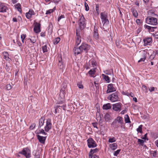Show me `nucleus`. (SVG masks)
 <instances>
[{"label": "nucleus", "instance_id": "6e6552de", "mask_svg": "<svg viewBox=\"0 0 158 158\" xmlns=\"http://www.w3.org/2000/svg\"><path fill=\"white\" fill-rule=\"evenodd\" d=\"M112 106L113 109L114 111L120 112L121 110L122 105L120 102L113 104Z\"/></svg>", "mask_w": 158, "mask_h": 158}, {"label": "nucleus", "instance_id": "f704fd0d", "mask_svg": "<svg viewBox=\"0 0 158 158\" xmlns=\"http://www.w3.org/2000/svg\"><path fill=\"white\" fill-rule=\"evenodd\" d=\"M42 49L43 51V52L44 53L46 52H47L48 51V50L47 48V46L46 45L43 46L42 47Z\"/></svg>", "mask_w": 158, "mask_h": 158}, {"label": "nucleus", "instance_id": "4c0bfd02", "mask_svg": "<svg viewBox=\"0 0 158 158\" xmlns=\"http://www.w3.org/2000/svg\"><path fill=\"white\" fill-rule=\"evenodd\" d=\"M55 8V7H54V9H50L48 10H47L46 13V14L48 15V14H51V13L53 12L54 11V9Z\"/></svg>", "mask_w": 158, "mask_h": 158}, {"label": "nucleus", "instance_id": "6e6d98bb", "mask_svg": "<svg viewBox=\"0 0 158 158\" xmlns=\"http://www.w3.org/2000/svg\"><path fill=\"white\" fill-rule=\"evenodd\" d=\"M146 57L145 56L144 57L141 58L140 60H139L138 61V62H140L141 61H144V60H145Z\"/></svg>", "mask_w": 158, "mask_h": 158}, {"label": "nucleus", "instance_id": "bf43d9fd", "mask_svg": "<svg viewBox=\"0 0 158 158\" xmlns=\"http://www.w3.org/2000/svg\"><path fill=\"white\" fill-rule=\"evenodd\" d=\"M92 124L94 127L96 128H98L97 126V123H92Z\"/></svg>", "mask_w": 158, "mask_h": 158}, {"label": "nucleus", "instance_id": "8fccbe9b", "mask_svg": "<svg viewBox=\"0 0 158 158\" xmlns=\"http://www.w3.org/2000/svg\"><path fill=\"white\" fill-rule=\"evenodd\" d=\"M36 126V124L35 123H33L30 126V128L31 129H33Z\"/></svg>", "mask_w": 158, "mask_h": 158}, {"label": "nucleus", "instance_id": "cd10ccee", "mask_svg": "<svg viewBox=\"0 0 158 158\" xmlns=\"http://www.w3.org/2000/svg\"><path fill=\"white\" fill-rule=\"evenodd\" d=\"M67 86V84L65 82H64L62 85V90L63 91L65 90Z\"/></svg>", "mask_w": 158, "mask_h": 158}, {"label": "nucleus", "instance_id": "f03ea898", "mask_svg": "<svg viewBox=\"0 0 158 158\" xmlns=\"http://www.w3.org/2000/svg\"><path fill=\"white\" fill-rule=\"evenodd\" d=\"M146 23L153 25H156L158 24L157 19L156 18L148 16L145 19Z\"/></svg>", "mask_w": 158, "mask_h": 158}, {"label": "nucleus", "instance_id": "5fc2aeb1", "mask_svg": "<svg viewBox=\"0 0 158 158\" xmlns=\"http://www.w3.org/2000/svg\"><path fill=\"white\" fill-rule=\"evenodd\" d=\"M34 158H40V155L39 153H36Z\"/></svg>", "mask_w": 158, "mask_h": 158}, {"label": "nucleus", "instance_id": "6ab92c4d", "mask_svg": "<svg viewBox=\"0 0 158 158\" xmlns=\"http://www.w3.org/2000/svg\"><path fill=\"white\" fill-rule=\"evenodd\" d=\"M102 108L104 110H108L111 108V106L110 103H108L104 104Z\"/></svg>", "mask_w": 158, "mask_h": 158}, {"label": "nucleus", "instance_id": "4468645a", "mask_svg": "<svg viewBox=\"0 0 158 158\" xmlns=\"http://www.w3.org/2000/svg\"><path fill=\"white\" fill-rule=\"evenodd\" d=\"M37 139L42 144H44L45 143L46 136H42L39 135H37Z\"/></svg>", "mask_w": 158, "mask_h": 158}, {"label": "nucleus", "instance_id": "0e129e2a", "mask_svg": "<svg viewBox=\"0 0 158 158\" xmlns=\"http://www.w3.org/2000/svg\"><path fill=\"white\" fill-rule=\"evenodd\" d=\"M45 32H42L40 33V36L43 37H44L45 36Z\"/></svg>", "mask_w": 158, "mask_h": 158}, {"label": "nucleus", "instance_id": "39448f33", "mask_svg": "<svg viewBox=\"0 0 158 158\" xmlns=\"http://www.w3.org/2000/svg\"><path fill=\"white\" fill-rule=\"evenodd\" d=\"M81 32H80L79 30H76V35L77 38L76 39V44L75 46L78 47L81 42V39L80 35Z\"/></svg>", "mask_w": 158, "mask_h": 158}, {"label": "nucleus", "instance_id": "69168bd1", "mask_svg": "<svg viewBox=\"0 0 158 158\" xmlns=\"http://www.w3.org/2000/svg\"><path fill=\"white\" fill-rule=\"evenodd\" d=\"M91 158H98V156L96 155H94L93 156L92 155V157H90Z\"/></svg>", "mask_w": 158, "mask_h": 158}, {"label": "nucleus", "instance_id": "2eb2a0df", "mask_svg": "<svg viewBox=\"0 0 158 158\" xmlns=\"http://www.w3.org/2000/svg\"><path fill=\"white\" fill-rule=\"evenodd\" d=\"M116 122H117L118 123H119L121 125H122L123 124V118L122 117L118 116L117 118L115 119V120L112 123V124H115Z\"/></svg>", "mask_w": 158, "mask_h": 158}, {"label": "nucleus", "instance_id": "de8ad7c7", "mask_svg": "<svg viewBox=\"0 0 158 158\" xmlns=\"http://www.w3.org/2000/svg\"><path fill=\"white\" fill-rule=\"evenodd\" d=\"M144 26L145 28L148 29L149 30V31H150V30H151L152 27L148 26L146 25H145Z\"/></svg>", "mask_w": 158, "mask_h": 158}, {"label": "nucleus", "instance_id": "c756f323", "mask_svg": "<svg viewBox=\"0 0 158 158\" xmlns=\"http://www.w3.org/2000/svg\"><path fill=\"white\" fill-rule=\"evenodd\" d=\"M116 141V139L114 137L112 138H110L108 139V142L109 143H112L113 142H115Z\"/></svg>", "mask_w": 158, "mask_h": 158}, {"label": "nucleus", "instance_id": "ddd939ff", "mask_svg": "<svg viewBox=\"0 0 158 158\" xmlns=\"http://www.w3.org/2000/svg\"><path fill=\"white\" fill-rule=\"evenodd\" d=\"M152 38L151 37H148L144 39L143 40L144 43V46H146L147 45H150V44L152 42Z\"/></svg>", "mask_w": 158, "mask_h": 158}, {"label": "nucleus", "instance_id": "a18cd8bd", "mask_svg": "<svg viewBox=\"0 0 158 158\" xmlns=\"http://www.w3.org/2000/svg\"><path fill=\"white\" fill-rule=\"evenodd\" d=\"M150 13V15H155L156 16L158 17V15L157 14H155L154 12H153L152 10L149 11V13Z\"/></svg>", "mask_w": 158, "mask_h": 158}, {"label": "nucleus", "instance_id": "4be33fe9", "mask_svg": "<svg viewBox=\"0 0 158 158\" xmlns=\"http://www.w3.org/2000/svg\"><path fill=\"white\" fill-rule=\"evenodd\" d=\"M110 147L113 150H114L116 149L117 148V145L116 143H113L112 144H110L109 145Z\"/></svg>", "mask_w": 158, "mask_h": 158}, {"label": "nucleus", "instance_id": "c03bdc74", "mask_svg": "<svg viewBox=\"0 0 158 158\" xmlns=\"http://www.w3.org/2000/svg\"><path fill=\"white\" fill-rule=\"evenodd\" d=\"M39 133H40V134L42 133L45 135H47V133L44 132V130L43 129H41L39 131Z\"/></svg>", "mask_w": 158, "mask_h": 158}, {"label": "nucleus", "instance_id": "4d7b16f0", "mask_svg": "<svg viewBox=\"0 0 158 158\" xmlns=\"http://www.w3.org/2000/svg\"><path fill=\"white\" fill-rule=\"evenodd\" d=\"M26 34H22L21 35V39H24L26 37Z\"/></svg>", "mask_w": 158, "mask_h": 158}, {"label": "nucleus", "instance_id": "052dcab7", "mask_svg": "<svg viewBox=\"0 0 158 158\" xmlns=\"http://www.w3.org/2000/svg\"><path fill=\"white\" fill-rule=\"evenodd\" d=\"M136 23L138 24H140L141 23V22L139 19H137L136 20Z\"/></svg>", "mask_w": 158, "mask_h": 158}, {"label": "nucleus", "instance_id": "338daca9", "mask_svg": "<svg viewBox=\"0 0 158 158\" xmlns=\"http://www.w3.org/2000/svg\"><path fill=\"white\" fill-rule=\"evenodd\" d=\"M153 35L155 38L158 39V34H154Z\"/></svg>", "mask_w": 158, "mask_h": 158}, {"label": "nucleus", "instance_id": "a878e982", "mask_svg": "<svg viewBox=\"0 0 158 158\" xmlns=\"http://www.w3.org/2000/svg\"><path fill=\"white\" fill-rule=\"evenodd\" d=\"M21 5L20 4L18 3L15 5V8H17L18 10L20 13H22V10L21 8Z\"/></svg>", "mask_w": 158, "mask_h": 158}, {"label": "nucleus", "instance_id": "a211bd4d", "mask_svg": "<svg viewBox=\"0 0 158 158\" xmlns=\"http://www.w3.org/2000/svg\"><path fill=\"white\" fill-rule=\"evenodd\" d=\"M99 151L98 149L96 148L94 149H91L89 152V157H92V155L94 153H96Z\"/></svg>", "mask_w": 158, "mask_h": 158}, {"label": "nucleus", "instance_id": "ea45409f", "mask_svg": "<svg viewBox=\"0 0 158 158\" xmlns=\"http://www.w3.org/2000/svg\"><path fill=\"white\" fill-rule=\"evenodd\" d=\"M28 39L30 40L33 43H35L36 41V39L35 37H34L32 39L29 38Z\"/></svg>", "mask_w": 158, "mask_h": 158}, {"label": "nucleus", "instance_id": "7ed1b4c3", "mask_svg": "<svg viewBox=\"0 0 158 158\" xmlns=\"http://www.w3.org/2000/svg\"><path fill=\"white\" fill-rule=\"evenodd\" d=\"M78 25L79 26V28L78 29H76V30H79L80 32H81V34L82 35V31L83 30V29L85 28L86 27V24L85 22V18L83 16H81L80 18Z\"/></svg>", "mask_w": 158, "mask_h": 158}, {"label": "nucleus", "instance_id": "393cba45", "mask_svg": "<svg viewBox=\"0 0 158 158\" xmlns=\"http://www.w3.org/2000/svg\"><path fill=\"white\" fill-rule=\"evenodd\" d=\"M110 116L108 113H106L104 116V118L105 120V121L106 122H107L108 120L110 119Z\"/></svg>", "mask_w": 158, "mask_h": 158}, {"label": "nucleus", "instance_id": "37998d69", "mask_svg": "<svg viewBox=\"0 0 158 158\" xmlns=\"http://www.w3.org/2000/svg\"><path fill=\"white\" fill-rule=\"evenodd\" d=\"M58 65L59 66V68L60 69H61L63 67V64H62V63L61 62V61L60 60L59 61Z\"/></svg>", "mask_w": 158, "mask_h": 158}, {"label": "nucleus", "instance_id": "a19ab883", "mask_svg": "<svg viewBox=\"0 0 158 158\" xmlns=\"http://www.w3.org/2000/svg\"><path fill=\"white\" fill-rule=\"evenodd\" d=\"M121 151V149H118L114 152V156H117V155Z\"/></svg>", "mask_w": 158, "mask_h": 158}, {"label": "nucleus", "instance_id": "b1692460", "mask_svg": "<svg viewBox=\"0 0 158 158\" xmlns=\"http://www.w3.org/2000/svg\"><path fill=\"white\" fill-rule=\"evenodd\" d=\"M29 151V150L28 149L26 150H25V149H23L22 151L20 152L19 153L24 155V156H26V155H27V153Z\"/></svg>", "mask_w": 158, "mask_h": 158}, {"label": "nucleus", "instance_id": "9d476101", "mask_svg": "<svg viewBox=\"0 0 158 158\" xmlns=\"http://www.w3.org/2000/svg\"><path fill=\"white\" fill-rule=\"evenodd\" d=\"M116 91V89L114 87V85L112 84H110L108 85L107 89L106 90V93L108 94Z\"/></svg>", "mask_w": 158, "mask_h": 158}, {"label": "nucleus", "instance_id": "412c9836", "mask_svg": "<svg viewBox=\"0 0 158 158\" xmlns=\"http://www.w3.org/2000/svg\"><path fill=\"white\" fill-rule=\"evenodd\" d=\"M102 76L103 77V79L105 80L107 83H109L110 82V79L109 77L104 74H102Z\"/></svg>", "mask_w": 158, "mask_h": 158}, {"label": "nucleus", "instance_id": "58836bf2", "mask_svg": "<svg viewBox=\"0 0 158 158\" xmlns=\"http://www.w3.org/2000/svg\"><path fill=\"white\" fill-rule=\"evenodd\" d=\"M84 6L85 7V10L86 11H88L89 9V6H88V4L86 3V2H85Z\"/></svg>", "mask_w": 158, "mask_h": 158}, {"label": "nucleus", "instance_id": "603ef678", "mask_svg": "<svg viewBox=\"0 0 158 158\" xmlns=\"http://www.w3.org/2000/svg\"><path fill=\"white\" fill-rule=\"evenodd\" d=\"M31 156V153L30 152V150L28 151V152L27 153V155L26 156V158H29Z\"/></svg>", "mask_w": 158, "mask_h": 158}, {"label": "nucleus", "instance_id": "f257e3e1", "mask_svg": "<svg viewBox=\"0 0 158 158\" xmlns=\"http://www.w3.org/2000/svg\"><path fill=\"white\" fill-rule=\"evenodd\" d=\"M90 46L85 43H82L79 47L75 46L74 51L75 54L78 55L82 52L87 53L90 49Z\"/></svg>", "mask_w": 158, "mask_h": 158}, {"label": "nucleus", "instance_id": "0eeeda50", "mask_svg": "<svg viewBox=\"0 0 158 158\" xmlns=\"http://www.w3.org/2000/svg\"><path fill=\"white\" fill-rule=\"evenodd\" d=\"M88 147L89 148H94L97 146L95 141L91 138H89L87 140Z\"/></svg>", "mask_w": 158, "mask_h": 158}, {"label": "nucleus", "instance_id": "49530a36", "mask_svg": "<svg viewBox=\"0 0 158 158\" xmlns=\"http://www.w3.org/2000/svg\"><path fill=\"white\" fill-rule=\"evenodd\" d=\"M90 63H91L93 66L94 67L95 66H96L97 64V63L94 60H91Z\"/></svg>", "mask_w": 158, "mask_h": 158}, {"label": "nucleus", "instance_id": "473e14b6", "mask_svg": "<svg viewBox=\"0 0 158 158\" xmlns=\"http://www.w3.org/2000/svg\"><path fill=\"white\" fill-rule=\"evenodd\" d=\"M137 142L139 144L141 145V146H143V144L144 142V141L140 139H138Z\"/></svg>", "mask_w": 158, "mask_h": 158}, {"label": "nucleus", "instance_id": "9b49d317", "mask_svg": "<svg viewBox=\"0 0 158 158\" xmlns=\"http://www.w3.org/2000/svg\"><path fill=\"white\" fill-rule=\"evenodd\" d=\"M8 10V7L4 3H0V12L4 13Z\"/></svg>", "mask_w": 158, "mask_h": 158}, {"label": "nucleus", "instance_id": "3c124183", "mask_svg": "<svg viewBox=\"0 0 158 158\" xmlns=\"http://www.w3.org/2000/svg\"><path fill=\"white\" fill-rule=\"evenodd\" d=\"M26 16L28 19H30L32 17V16L31 15L28 14V12L26 13Z\"/></svg>", "mask_w": 158, "mask_h": 158}, {"label": "nucleus", "instance_id": "dca6fc26", "mask_svg": "<svg viewBox=\"0 0 158 158\" xmlns=\"http://www.w3.org/2000/svg\"><path fill=\"white\" fill-rule=\"evenodd\" d=\"M93 37L96 40H98V33L97 28H96L95 24L94 26Z\"/></svg>", "mask_w": 158, "mask_h": 158}, {"label": "nucleus", "instance_id": "1a4fd4ad", "mask_svg": "<svg viewBox=\"0 0 158 158\" xmlns=\"http://www.w3.org/2000/svg\"><path fill=\"white\" fill-rule=\"evenodd\" d=\"M101 18L103 22H104V24L106 23L108 24L109 22L108 19H107V15L105 13H101Z\"/></svg>", "mask_w": 158, "mask_h": 158}, {"label": "nucleus", "instance_id": "f3484780", "mask_svg": "<svg viewBox=\"0 0 158 158\" xmlns=\"http://www.w3.org/2000/svg\"><path fill=\"white\" fill-rule=\"evenodd\" d=\"M44 120L45 118L44 117H42L40 119L38 127V128H40L44 125Z\"/></svg>", "mask_w": 158, "mask_h": 158}, {"label": "nucleus", "instance_id": "72a5a7b5", "mask_svg": "<svg viewBox=\"0 0 158 158\" xmlns=\"http://www.w3.org/2000/svg\"><path fill=\"white\" fill-rule=\"evenodd\" d=\"M95 71L94 69H90L89 72L88 73L90 75H92L94 74Z\"/></svg>", "mask_w": 158, "mask_h": 158}, {"label": "nucleus", "instance_id": "13d9d810", "mask_svg": "<svg viewBox=\"0 0 158 158\" xmlns=\"http://www.w3.org/2000/svg\"><path fill=\"white\" fill-rule=\"evenodd\" d=\"M77 85L78 88L80 89H82L83 88V85L82 84H77Z\"/></svg>", "mask_w": 158, "mask_h": 158}, {"label": "nucleus", "instance_id": "f8f14e48", "mask_svg": "<svg viewBox=\"0 0 158 158\" xmlns=\"http://www.w3.org/2000/svg\"><path fill=\"white\" fill-rule=\"evenodd\" d=\"M35 24L34 28V31L35 33H38L41 31L40 29L41 25L40 23L37 22H36Z\"/></svg>", "mask_w": 158, "mask_h": 158}, {"label": "nucleus", "instance_id": "c9c22d12", "mask_svg": "<svg viewBox=\"0 0 158 158\" xmlns=\"http://www.w3.org/2000/svg\"><path fill=\"white\" fill-rule=\"evenodd\" d=\"M28 14H29L32 16V15H35V13L33 10L32 9H30L28 12Z\"/></svg>", "mask_w": 158, "mask_h": 158}, {"label": "nucleus", "instance_id": "e433bc0d", "mask_svg": "<svg viewBox=\"0 0 158 158\" xmlns=\"http://www.w3.org/2000/svg\"><path fill=\"white\" fill-rule=\"evenodd\" d=\"M12 88V86L10 84H7L6 86V88L8 90H10Z\"/></svg>", "mask_w": 158, "mask_h": 158}, {"label": "nucleus", "instance_id": "e2e57ef3", "mask_svg": "<svg viewBox=\"0 0 158 158\" xmlns=\"http://www.w3.org/2000/svg\"><path fill=\"white\" fill-rule=\"evenodd\" d=\"M149 89L150 91L152 92L154 90L155 88L154 87H151Z\"/></svg>", "mask_w": 158, "mask_h": 158}, {"label": "nucleus", "instance_id": "09e8293b", "mask_svg": "<svg viewBox=\"0 0 158 158\" xmlns=\"http://www.w3.org/2000/svg\"><path fill=\"white\" fill-rule=\"evenodd\" d=\"M147 133H146L145 134L143 137H141V138L143 139L148 140V138H147Z\"/></svg>", "mask_w": 158, "mask_h": 158}, {"label": "nucleus", "instance_id": "20e7f679", "mask_svg": "<svg viewBox=\"0 0 158 158\" xmlns=\"http://www.w3.org/2000/svg\"><path fill=\"white\" fill-rule=\"evenodd\" d=\"M118 92H115L109 95L107 97V99L112 102L118 101L119 99L118 95Z\"/></svg>", "mask_w": 158, "mask_h": 158}, {"label": "nucleus", "instance_id": "680f3d73", "mask_svg": "<svg viewBox=\"0 0 158 158\" xmlns=\"http://www.w3.org/2000/svg\"><path fill=\"white\" fill-rule=\"evenodd\" d=\"M152 154H153V156L154 157H155L157 155V152L156 151H153V153Z\"/></svg>", "mask_w": 158, "mask_h": 158}, {"label": "nucleus", "instance_id": "5701e85b", "mask_svg": "<svg viewBox=\"0 0 158 158\" xmlns=\"http://www.w3.org/2000/svg\"><path fill=\"white\" fill-rule=\"evenodd\" d=\"M133 15L135 18H137L138 16V13L137 10L135 9H131Z\"/></svg>", "mask_w": 158, "mask_h": 158}, {"label": "nucleus", "instance_id": "423d86ee", "mask_svg": "<svg viewBox=\"0 0 158 158\" xmlns=\"http://www.w3.org/2000/svg\"><path fill=\"white\" fill-rule=\"evenodd\" d=\"M52 127V124L51 120L50 118H48L47 119L46 122V125L44 127L45 131L46 132H48Z\"/></svg>", "mask_w": 158, "mask_h": 158}, {"label": "nucleus", "instance_id": "c85d7f7f", "mask_svg": "<svg viewBox=\"0 0 158 158\" xmlns=\"http://www.w3.org/2000/svg\"><path fill=\"white\" fill-rule=\"evenodd\" d=\"M66 107V105H63L62 106L57 105L56 106V108H59L60 109L62 108L64 110H65Z\"/></svg>", "mask_w": 158, "mask_h": 158}, {"label": "nucleus", "instance_id": "bb28decb", "mask_svg": "<svg viewBox=\"0 0 158 158\" xmlns=\"http://www.w3.org/2000/svg\"><path fill=\"white\" fill-rule=\"evenodd\" d=\"M125 123H130L131 121H130L129 117L128 115L126 114L125 115Z\"/></svg>", "mask_w": 158, "mask_h": 158}, {"label": "nucleus", "instance_id": "2f4dec72", "mask_svg": "<svg viewBox=\"0 0 158 158\" xmlns=\"http://www.w3.org/2000/svg\"><path fill=\"white\" fill-rule=\"evenodd\" d=\"M60 38L59 37H57L55 39L54 41V44H57L60 41Z\"/></svg>", "mask_w": 158, "mask_h": 158}, {"label": "nucleus", "instance_id": "7c9ffc66", "mask_svg": "<svg viewBox=\"0 0 158 158\" xmlns=\"http://www.w3.org/2000/svg\"><path fill=\"white\" fill-rule=\"evenodd\" d=\"M142 125H141L139 126L138 128L137 129V131L138 132H139L141 133H142Z\"/></svg>", "mask_w": 158, "mask_h": 158}, {"label": "nucleus", "instance_id": "79ce46f5", "mask_svg": "<svg viewBox=\"0 0 158 158\" xmlns=\"http://www.w3.org/2000/svg\"><path fill=\"white\" fill-rule=\"evenodd\" d=\"M99 5L98 4H96V11L98 15L99 14Z\"/></svg>", "mask_w": 158, "mask_h": 158}, {"label": "nucleus", "instance_id": "774afa93", "mask_svg": "<svg viewBox=\"0 0 158 158\" xmlns=\"http://www.w3.org/2000/svg\"><path fill=\"white\" fill-rule=\"evenodd\" d=\"M54 3L57 4L60 1V0H53Z\"/></svg>", "mask_w": 158, "mask_h": 158}, {"label": "nucleus", "instance_id": "864d4df0", "mask_svg": "<svg viewBox=\"0 0 158 158\" xmlns=\"http://www.w3.org/2000/svg\"><path fill=\"white\" fill-rule=\"evenodd\" d=\"M64 18V15H62L60 16H59L58 18V22L61 19L63 18Z\"/></svg>", "mask_w": 158, "mask_h": 158}, {"label": "nucleus", "instance_id": "aec40b11", "mask_svg": "<svg viewBox=\"0 0 158 158\" xmlns=\"http://www.w3.org/2000/svg\"><path fill=\"white\" fill-rule=\"evenodd\" d=\"M158 52L157 50H156V52L153 51L152 53V54L150 56L149 59L151 60H153L155 57L156 55L158 54Z\"/></svg>", "mask_w": 158, "mask_h": 158}]
</instances>
